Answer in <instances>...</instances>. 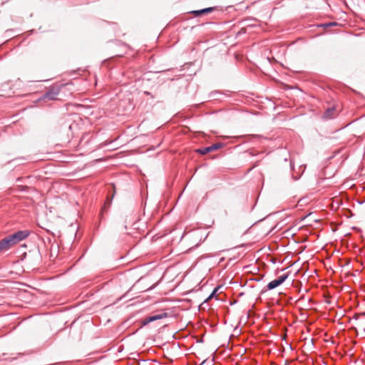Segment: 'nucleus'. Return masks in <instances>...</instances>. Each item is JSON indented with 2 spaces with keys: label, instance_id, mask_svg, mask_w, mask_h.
Instances as JSON below:
<instances>
[{
  "label": "nucleus",
  "instance_id": "9d476101",
  "mask_svg": "<svg viewBox=\"0 0 365 365\" xmlns=\"http://www.w3.org/2000/svg\"><path fill=\"white\" fill-rule=\"evenodd\" d=\"M360 315H361V316H365V312H362V313H361V314H360Z\"/></svg>",
  "mask_w": 365,
  "mask_h": 365
},
{
  "label": "nucleus",
  "instance_id": "0eeeda50",
  "mask_svg": "<svg viewBox=\"0 0 365 365\" xmlns=\"http://www.w3.org/2000/svg\"><path fill=\"white\" fill-rule=\"evenodd\" d=\"M213 9H214L212 7H209V8L203 9L198 10V11H192V13H194L195 15L198 16L202 14L209 13V12L213 11Z\"/></svg>",
  "mask_w": 365,
  "mask_h": 365
},
{
  "label": "nucleus",
  "instance_id": "f03ea898",
  "mask_svg": "<svg viewBox=\"0 0 365 365\" xmlns=\"http://www.w3.org/2000/svg\"><path fill=\"white\" fill-rule=\"evenodd\" d=\"M60 92V86H52L43 96V99L55 100Z\"/></svg>",
  "mask_w": 365,
  "mask_h": 365
},
{
  "label": "nucleus",
  "instance_id": "7ed1b4c3",
  "mask_svg": "<svg viewBox=\"0 0 365 365\" xmlns=\"http://www.w3.org/2000/svg\"><path fill=\"white\" fill-rule=\"evenodd\" d=\"M222 143H215L210 146H208V147H206V148H201V149H198L197 151L202 154V155H205L210 152H212V151H214V150H216L222 147Z\"/></svg>",
  "mask_w": 365,
  "mask_h": 365
},
{
  "label": "nucleus",
  "instance_id": "6e6552de",
  "mask_svg": "<svg viewBox=\"0 0 365 365\" xmlns=\"http://www.w3.org/2000/svg\"><path fill=\"white\" fill-rule=\"evenodd\" d=\"M289 274H284L282 275H280L277 280L280 283V284H283L285 280L288 278Z\"/></svg>",
  "mask_w": 365,
  "mask_h": 365
},
{
  "label": "nucleus",
  "instance_id": "423d86ee",
  "mask_svg": "<svg viewBox=\"0 0 365 365\" xmlns=\"http://www.w3.org/2000/svg\"><path fill=\"white\" fill-rule=\"evenodd\" d=\"M279 285H281L280 283L276 279L272 280L270 282H269L267 287V289L272 290V289H274V288L279 287Z\"/></svg>",
  "mask_w": 365,
  "mask_h": 365
},
{
  "label": "nucleus",
  "instance_id": "20e7f679",
  "mask_svg": "<svg viewBox=\"0 0 365 365\" xmlns=\"http://www.w3.org/2000/svg\"><path fill=\"white\" fill-rule=\"evenodd\" d=\"M166 317H167V314L166 313H164V314H155V315L150 316V317H146V318H145L143 319V325H147L150 322H154V321H156V320H158V319H163V318H165Z\"/></svg>",
  "mask_w": 365,
  "mask_h": 365
},
{
  "label": "nucleus",
  "instance_id": "1a4fd4ad",
  "mask_svg": "<svg viewBox=\"0 0 365 365\" xmlns=\"http://www.w3.org/2000/svg\"><path fill=\"white\" fill-rule=\"evenodd\" d=\"M336 23H330V24H324L323 26H329L336 25Z\"/></svg>",
  "mask_w": 365,
  "mask_h": 365
},
{
  "label": "nucleus",
  "instance_id": "39448f33",
  "mask_svg": "<svg viewBox=\"0 0 365 365\" xmlns=\"http://www.w3.org/2000/svg\"><path fill=\"white\" fill-rule=\"evenodd\" d=\"M336 115V110L334 107L327 108L324 114V118L327 119L332 118Z\"/></svg>",
  "mask_w": 365,
  "mask_h": 365
},
{
  "label": "nucleus",
  "instance_id": "f257e3e1",
  "mask_svg": "<svg viewBox=\"0 0 365 365\" xmlns=\"http://www.w3.org/2000/svg\"><path fill=\"white\" fill-rule=\"evenodd\" d=\"M29 235L27 230L18 231L9 235L0 241V253L4 252L13 246L26 239Z\"/></svg>",
  "mask_w": 365,
  "mask_h": 365
}]
</instances>
